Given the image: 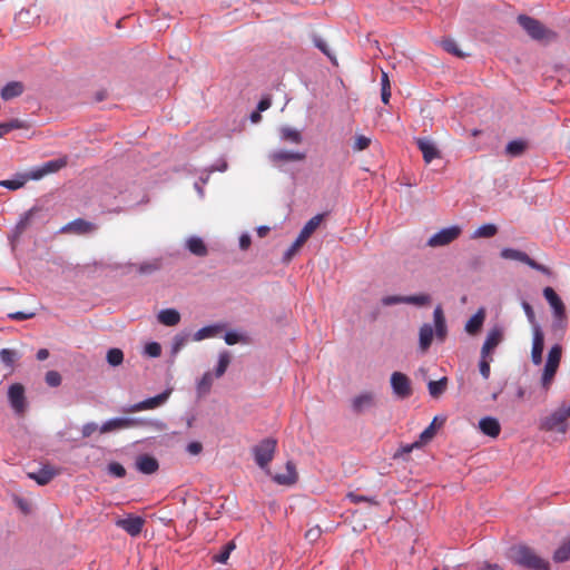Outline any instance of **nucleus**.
I'll list each match as a JSON object with an SVG mask.
<instances>
[{
	"label": "nucleus",
	"instance_id": "1",
	"mask_svg": "<svg viewBox=\"0 0 570 570\" xmlns=\"http://www.w3.org/2000/svg\"><path fill=\"white\" fill-rule=\"evenodd\" d=\"M433 326L430 323H424L419 331V347L422 352H426L435 335L436 340L444 342L448 335V325L444 312L440 305L433 311Z\"/></svg>",
	"mask_w": 570,
	"mask_h": 570
},
{
	"label": "nucleus",
	"instance_id": "2",
	"mask_svg": "<svg viewBox=\"0 0 570 570\" xmlns=\"http://www.w3.org/2000/svg\"><path fill=\"white\" fill-rule=\"evenodd\" d=\"M509 558L517 564L530 570H549V562L540 558L533 549L520 544L511 547Z\"/></svg>",
	"mask_w": 570,
	"mask_h": 570
},
{
	"label": "nucleus",
	"instance_id": "3",
	"mask_svg": "<svg viewBox=\"0 0 570 570\" xmlns=\"http://www.w3.org/2000/svg\"><path fill=\"white\" fill-rule=\"evenodd\" d=\"M134 426H148L157 431L166 430L167 425L160 420L140 419V417H114L106 421L100 428L101 433H108L116 430L129 429Z\"/></svg>",
	"mask_w": 570,
	"mask_h": 570
},
{
	"label": "nucleus",
	"instance_id": "4",
	"mask_svg": "<svg viewBox=\"0 0 570 570\" xmlns=\"http://www.w3.org/2000/svg\"><path fill=\"white\" fill-rule=\"evenodd\" d=\"M518 22L533 40L549 43L558 38L557 32L548 29L543 23L532 17L520 14Z\"/></svg>",
	"mask_w": 570,
	"mask_h": 570
},
{
	"label": "nucleus",
	"instance_id": "5",
	"mask_svg": "<svg viewBox=\"0 0 570 570\" xmlns=\"http://www.w3.org/2000/svg\"><path fill=\"white\" fill-rule=\"evenodd\" d=\"M543 296L552 309V328L554 331H563L567 327L568 321L566 315V306L562 299L556 293V291L549 286L543 289Z\"/></svg>",
	"mask_w": 570,
	"mask_h": 570
},
{
	"label": "nucleus",
	"instance_id": "6",
	"mask_svg": "<svg viewBox=\"0 0 570 570\" xmlns=\"http://www.w3.org/2000/svg\"><path fill=\"white\" fill-rule=\"evenodd\" d=\"M276 448L277 440L266 438L252 449L255 463L268 475H271L269 463L274 459Z\"/></svg>",
	"mask_w": 570,
	"mask_h": 570
},
{
	"label": "nucleus",
	"instance_id": "7",
	"mask_svg": "<svg viewBox=\"0 0 570 570\" xmlns=\"http://www.w3.org/2000/svg\"><path fill=\"white\" fill-rule=\"evenodd\" d=\"M170 394H171V389H167L156 396L148 397L138 403L125 406L121 409V411L124 413H136V412H140V411L157 409V407L164 405L168 401Z\"/></svg>",
	"mask_w": 570,
	"mask_h": 570
},
{
	"label": "nucleus",
	"instance_id": "8",
	"mask_svg": "<svg viewBox=\"0 0 570 570\" xmlns=\"http://www.w3.org/2000/svg\"><path fill=\"white\" fill-rule=\"evenodd\" d=\"M500 256L503 259H512V261L521 262V263L528 265L529 267H531V268H533V269H535V271H538V272H540V273H542L544 275H550V269L547 266L537 263L527 253H524L522 250L507 247V248H503L500 252Z\"/></svg>",
	"mask_w": 570,
	"mask_h": 570
},
{
	"label": "nucleus",
	"instance_id": "9",
	"mask_svg": "<svg viewBox=\"0 0 570 570\" xmlns=\"http://www.w3.org/2000/svg\"><path fill=\"white\" fill-rule=\"evenodd\" d=\"M567 420L568 416L566 415V412L562 409V406H560L550 415L541 420L540 429L543 431H556L559 433H566L568 430Z\"/></svg>",
	"mask_w": 570,
	"mask_h": 570
},
{
	"label": "nucleus",
	"instance_id": "10",
	"mask_svg": "<svg viewBox=\"0 0 570 570\" xmlns=\"http://www.w3.org/2000/svg\"><path fill=\"white\" fill-rule=\"evenodd\" d=\"M267 158L274 167L281 168L287 163L303 161L306 158V154L296 150L276 149L272 150Z\"/></svg>",
	"mask_w": 570,
	"mask_h": 570
},
{
	"label": "nucleus",
	"instance_id": "11",
	"mask_svg": "<svg viewBox=\"0 0 570 570\" xmlns=\"http://www.w3.org/2000/svg\"><path fill=\"white\" fill-rule=\"evenodd\" d=\"M390 383L393 394L400 400H405L413 393L411 380L402 372H393Z\"/></svg>",
	"mask_w": 570,
	"mask_h": 570
},
{
	"label": "nucleus",
	"instance_id": "12",
	"mask_svg": "<svg viewBox=\"0 0 570 570\" xmlns=\"http://www.w3.org/2000/svg\"><path fill=\"white\" fill-rule=\"evenodd\" d=\"M460 234L461 228L456 225L445 227L432 235L429 238L426 245L430 247H442L451 244L460 236Z\"/></svg>",
	"mask_w": 570,
	"mask_h": 570
},
{
	"label": "nucleus",
	"instance_id": "13",
	"mask_svg": "<svg viewBox=\"0 0 570 570\" xmlns=\"http://www.w3.org/2000/svg\"><path fill=\"white\" fill-rule=\"evenodd\" d=\"M8 400L10 406L17 415H21L27 410V400L24 396V387L20 383L11 384L8 389Z\"/></svg>",
	"mask_w": 570,
	"mask_h": 570
},
{
	"label": "nucleus",
	"instance_id": "14",
	"mask_svg": "<svg viewBox=\"0 0 570 570\" xmlns=\"http://www.w3.org/2000/svg\"><path fill=\"white\" fill-rule=\"evenodd\" d=\"M503 341V328L499 325L493 326L487 334L485 341L481 348V354L484 357H490V354Z\"/></svg>",
	"mask_w": 570,
	"mask_h": 570
},
{
	"label": "nucleus",
	"instance_id": "15",
	"mask_svg": "<svg viewBox=\"0 0 570 570\" xmlns=\"http://www.w3.org/2000/svg\"><path fill=\"white\" fill-rule=\"evenodd\" d=\"M376 405V397L373 392H363L352 399L351 406L355 414H362Z\"/></svg>",
	"mask_w": 570,
	"mask_h": 570
},
{
	"label": "nucleus",
	"instance_id": "16",
	"mask_svg": "<svg viewBox=\"0 0 570 570\" xmlns=\"http://www.w3.org/2000/svg\"><path fill=\"white\" fill-rule=\"evenodd\" d=\"M544 347V335L539 325L533 326L531 361L534 365L542 363V353Z\"/></svg>",
	"mask_w": 570,
	"mask_h": 570
},
{
	"label": "nucleus",
	"instance_id": "17",
	"mask_svg": "<svg viewBox=\"0 0 570 570\" xmlns=\"http://www.w3.org/2000/svg\"><path fill=\"white\" fill-rule=\"evenodd\" d=\"M145 524V520L138 515H129L125 519H119L116 521V525L124 531H126L131 537H137Z\"/></svg>",
	"mask_w": 570,
	"mask_h": 570
},
{
	"label": "nucleus",
	"instance_id": "18",
	"mask_svg": "<svg viewBox=\"0 0 570 570\" xmlns=\"http://www.w3.org/2000/svg\"><path fill=\"white\" fill-rule=\"evenodd\" d=\"M416 145L422 153L423 159L426 164H430L433 159L440 157V151L432 140L428 138H417Z\"/></svg>",
	"mask_w": 570,
	"mask_h": 570
},
{
	"label": "nucleus",
	"instance_id": "19",
	"mask_svg": "<svg viewBox=\"0 0 570 570\" xmlns=\"http://www.w3.org/2000/svg\"><path fill=\"white\" fill-rule=\"evenodd\" d=\"M296 466L293 461L286 462V473H277L272 475L274 482L279 485H293L297 481Z\"/></svg>",
	"mask_w": 570,
	"mask_h": 570
},
{
	"label": "nucleus",
	"instance_id": "20",
	"mask_svg": "<svg viewBox=\"0 0 570 570\" xmlns=\"http://www.w3.org/2000/svg\"><path fill=\"white\" fill-rule=\"evenodd\" d=\"M58 471L50 466L45 465L36 472H29L28 478L36 481L39 485L48 484L56 475Z\"/></svg>",
	"mask_w": 570,
	"mask_h": 570
},
{
	"label": "nucleus",
	"instance_id": "21",
	"mask_svg": "<svg viewBox=\"0 0 570 570\" xmlns=\"http://www.w3.org/2000/svg\"><path fill=\"white\" fill-rule=\"evenodd\" d=\"M62 232H72L76 234H88L96 230V225L81 218H77L61 228Z\"/></svg>",
	"mask_w": 570,
	"mask_h": 570
},
{
	"label": "nucleus",
	"instance_id": "22",
	"mask_svg": "<svg viewBox=\"0 0 570 570\" xmlns=\"http://www.w3.org/2000/svg\"><path fill=\"white\" fill-rule=\"evenodd\" d=\"M136 468L144 474H153L158 470L159 464L154 456L141 454L136 459Z\"/></svg>",
	"mask_w": 570,
	"mask_h": 570
},
{
	"label": "nucleus",
	"instance_id": "23",
	"mask_svg": "<svg viewBox=\"0 0 570 570\" xmlns=\"http://www.w3.org/2000/svg\"><path fill=\"white\" fill-rule=\"evenodd\" d=\"M479 428L483 434L491 438H497L501 431L499 421L492 416L482 417L479 421Z\"/></svg>",
	"mask_w": 570,
	"mask_h": 570
},
{
	"label": "nucleus",
	"instance_id": "24",
	"mask_svg": "<svg viewBox=\"0 0 570 570\" xmlns=\"http://www.w3.org/2000/svg\"><path fill=\"white\" fill-rule=\"evenodd\" d=\"M224 327L225 325L219 323L204 326L194 333L193 340L200 342L206 338L215 337L224 330Z\"/></svg>",
	"mask_w": 570,
	"mask_h": 570
},
{
	"label": "nucleus",
	"instance_id": "25",
	"mask_svg": "<svg viewBox=\"0 0 570 570\" xmlns=\"http://www.w3.org/2000/svg\"><path fill=\"white\" fill-rule=\"evenodd\" d=\"M24 91V86L20 81L8 82L0 91V96L3 100H11L19 97Z\"/></svg>",
	"mask_w": 570,
	"mask_h": 570
},
{
	"label": "nucleus",
	"instance_id": "26",
	"mask_svg": "<svg viewBox=\"0 0 570 570\" xmlns=\"http://www.w3.org/2000/svg\"><path fill=\"white\" fill-rule=\"evenodd\" d=\"M186 248L195 256L204 257L208 254V249L204 240L198 236H190L186 240Z\"/></svg>",
	"mask_w": 570,
	"mask_h": 570
},
{
	"label": "nucleus",
	"instance_id": "27",
	"mask_svg": "<svg viewBox=\"0 0 570 570\" xmlns=\"http://www.w3.org/2000/svg\"><path fill=\"white\" fill-rule=\"evenodd\" d=\"M157 320L165 326H175L180 322V314L175 308H165L159 311Z\"/></svg>",
	"mask_w": 570,
	"mask_h": 570
},
{
	"label": "nucleus",
	"instance_id": "28",
	"mask_svg": "<svg viewBox=\"0 0 570 570\" xmlns=\"http://www.w3.org/2000/svg\"><path fill=\"white\" fill-rule=\"evenodd\" d=\"M279 138L282 141L299 145L303 141V136L299 130L289 126L279 128Z\"/></svg>",
	"mask_w": 570,
	"mask_h": 570
},
{
	"label": "nucleus",
	"instance_id": "29",
	"mask_svg": "<svg viewBox=\"0 0 570 570\" xmlns=\"http://www.w3.org/2000/svg\"><path fill=\"white\" fill-rule=\"evenodd\" d=\"M444 422L445 417L435 416L430 425L424 431H422L419 436V440L422 442V444L430 442L435 435L436 428L442 426Z\"/></svg>",
	"mask_w": 570,
	"mask_h": 570
},
{
	"label": "nucleus",
	"instance_id": "30",
	"mask_svg": "<svg viewBox=\"0 0 570 570\" xmlns=\"http://www.w3.org/2000/svg\"><path fill=\"white\" fill-rule=\"evenodd\" d=\"M485 315L483 309H479L473 316L469 318L465 324V331L469 334H475L480 331L483 325Z\"/></svg>",
	"mask_w": 570,
	"mask_h": 570
},
{
	"label": "nucleus",
	"instance_id": "31",
	"mask_svg": "<svg viewBox=\"0 0 570 570\" xmlns=\"http://www.w3.org/2000/svg\"><path fill=\"white\" fill-rule=\"evenodd\" d=\"M527 149V142L522 139H514L505 146V154L510 157H520Z\"/></svg>",
	"mask_w": 570,
	"mask_h": 570
},
{
	"label": "nucleus",
	"instance_id": "32",
	"mask_svg": "<svg viewBox=\"0 0 570 570\" xmlns=\"http://www.w3.org/2000/svg\"><path fill=\"white\" fill-rule=\"evenodd\" d=\"M559 365L546 362L541 376V385L544 390H548L554 379Z\"/></svg>",
	"mask_w": 570,
	"mask_h": 570
},
{
	"label": "nucleus",
	"instance_id": "33",
	"mask_svg": "<svg viewBox=\"0 0 570 570\" xmlns=\"http://www.w3.org/2000/svg\"><path fill=\"white\" fill-rule=\"evenodd\" d=\"M448 386V379L445 376L438 381H430L428 383L429 393L432 397L438 399L444 393Z\"/></svg>",
	"mask_w": 570,
	"mask_h": 570
},
{
	"label": "nucleus",
	"instance_id": "34",
	"mask_svg": "<svg viewBox=\"0 0 570 570\" xmlns=\"http://www.w3.org/2000/svg\"><path fill=\"white\" fill-rule=\"evenodd\" d=\"M26 183H28L27 177H24V175H22V173H19L17 175H14V177L12 179L1 180L0 186L4 187L7 189H10V190H17V189L23 187L26 185Z\"/></svg>",
	"mask_w": 570,
	"mask_h": 570
},
{
	"label": "nucleus",
	"instance_id": "35",
	"mask_svg": "<svg viewBox=\"0 0 570 570\" xmlns=\"http://www.w3.org/2000/svg\"><path fill=\"white\" fill-rule=\"evenodd\" d=\"M212 385H213V374L210 372L204 373V375L197 382V386H196L198 396H204V395L208 394Z\"/></svg>",
	"mask_w": 570,
	"mask_h": 570
},
{
	"label": "nucleus",
	"instance_id": "36",
	"mask_svg": "<svg viewBox=\"0 0 570 570\" xmlns=\"http://www.w3.org/2000/svg\"><path fill=\"white\" fill-rule=\"evenodd\" d=\"M229 363H230L229 353L227 351L220 352L218 355L217 365L215 367V376L217 379L222 377L225 374Z\"/></svg>",
	"mask_w": 570,
	"mask_h": 570
},
{
	"label": "nucleus",
	"instance_id": "37",
	"mask_svg": "<svg viewBox=\"0 0 570 570\" xmlns=\"http://www.w3.org/2000/svg\"><path fill=\"white\" fill-rule=\"evenodd\" d=\"M431 303V296L429 294H416L403 296V304H411L415 306H425Z\"/></svg>",
	"mask_w": 570,
	"mask_h": 570
},
{
	"label": "nucleus",
	"instance_id": "38",
	"mask_svg": "<svg viewBox=\"0 0 570 570\" xmlns=\"http://www.w3.org/2000/svg\"><path fill=\"white\" fill-rule=\"evenodd\" d=\"M497 233L498 227L494 224H484L473 232L472 238H490Z\"/></svg>",
	"mask_w": 570,
	"mask_h": 570
},
{
	"label": "nucleus",
	"instance_id": "39",
	"mask_svg": "<svg viewBox=\"0 0 570 570\" xmlns=\"http://www.w3.org/2000/svg\"><path fill=\"white\" fill-rule=\"evenodd\" d=\"M188 341L189 333L181 332L176 334L171 341V355H177Z\"/></svg>",
	"mask_w": 570,
	"mask_h": 570
},
{
	"label": "nucleus",
	"instance_id": "40",
	"mask_svg": "<svg viewBox=\"0 0 570 570\" xmlns=\"http://www.w3.org/2000/svg\"><path fill=\"white\" fill-rule=\"evenodd\" d=\"M314 45L324 53L326 55L330 60L332 61L333 66L334 67H338V63L336 61V58L332 51V49L330 48L328 43L320 38V37H314Z\"/></svg>",
	"mask_w": 570,
	"mask_h": 570
},
{
	"label": "nucleus",
	"instance_id": "41",
	"mask_svg": "<svg viewBox=\"0 0 570 570\" xmlns=\"http://www.w3.org/2000/svg\"><path fill=\"white\" fill-rule=\"evenodd\" d=\"M391 98V82L389 78V73H382L381 77V100L383 104L387 105Z\"/></svg>",
	"mask_w": 570,
	"mask_h": 570
},
{
	"label": "nucleus",
	"instance_id": "42",
	"mask_svg": "<svg viewBox=\"0 0 570 570\" xmlns=\"http://www.w3.org/2000/svg\"><path fill=\"white\" fill-rule=\"evenodd\" d=\"M236 548L234 541H229L227 542L225 546L222 547V550L219 551V553H217L216 556H214V561L218 562V563H226L227 560L229 559V556L232 553V551Z\"/></svg>",
	"mask_w": 570,
	"mask_h": 570
},
{
	"label": "nucleus",
	"instance_id": "43",
	"mask_svg": "<svg viewBox=\"0 0 570 570\" xmlns=\"http://www.w3.org/2000/svg\"><path fill=\"white\" fill-rule=\"evenodd\" d=\"M323 220V215L322 214H318V215H315L314 217H312L304 226L303 228L301 229V232L306 235L307 237H309L315 230L316 228L320 226V224L322 223Z\"/></svg>",
	"mask_w": 570,
	"mask_h": 570
},
{
	"label": "nucleus",
	"instance_id": "44",
	"mask_svg": "<svg viewBox=\"0 0 570 570\" xmlns=\"http://www.w3.org/2000/svg\"><path fill=\"white\" fill-rule=\"evenodd\" d=\"M106 358H107V362L109 365L118 366L124 361V353L120 348L114 347V348L108 350Z\"/></svg>",
	"mask_w": 570,
	"mask_h": 570
},
{
	"label": "nucleus",
	"instance_id": "45",
	"mask_svg": "<svg viewBox=\"0 0 570 570\" xmlns=\"http://www.w3.org/2000/svg\"><path fill=\"white\" fill-rule=\"evenodd\" d=\"M441 46L446 52H449L451 55H454L459 58L464 57V53L459 49V46L454 39H451V38L444 39V40H442Z\"/></svg>",
	"mask_w": 570,
	"mask_h": 570
},
{
	"label": "nucleus",
	"instance_id": "46",
	"mask_svg": "<svg viewBox=\"0 0 570 570\" xmlns=\"http://www.w3.org/2000/svg\"><path fill=\"white\" fill-rule=\"evenodd\" d=\"M18 357L19 355L14 350L2 348L0 351L1 362L8 367H12Z\"/></svg>",
	"mask_w": 570,
	"mask_h": 570
},
{
	"label": "nucleus",
	"instance_id": "47",
	"mask_svg": "<svg viewBox=\"0 0 570 570\" xmlns=\"http://www.w3.org/2000/svg\"><path fill=\"white\" fill-rule=\"evenodd\" d=\"M24 127V122L20 119H12L8 122L0 124V138L13 129H20Z\"/></svg>",
	"mask_w": 570,
	"mask_h": 570
},
{
	"label": "nucleus",
	"instance_id": "48",
	"mask_svg": "<svg viewBox=\"0 0 570 570\" xmlns=\"http://www.w3.org/2000/svg\"><path fill=\"white\" fill-rule=\"evenodd\" d=\"M569 559H570V543L567 541L554 551L553 560L556 562H564Z\"/></svg>",
	"mask_w": 570,
	"mask_h": 570
},
{
	"label": "nucleus",
	"instance_id": "49",
	"mask_svg": "<svg viewBox=\"0 0 570 570\" xmlns=\"http://www.w3.org/2000/svg\"><path fill=\"white\" fill-rule=\"evenodd\" d=\"M67 164L66 159L59 158L45 163L42 165L43 171L47 174L56 173Z\"/></svg>",
	"mask_w": 570,
	"mask_h": 570
},
{
	"label": "nucleus",
	"instance_id": "50",
	"mask_svg": "<svg viewBox=\"0 0 570 570\" xmlns=\"http://www.w3.org/2000/svg\"><path fill=\"white\" fill-rule=\"evenodd\" d=\"M561 354H562L561 345L556 344L549 350L546 362L559 365L560 360H561Z\"/></svg>",
	"mask_w": 570,
	"mask_h": 570
},
{
	"label": "nucleus",
	"instance_id": "51",
	"mask_svg": "<svg viewBox=\"0 0 570 570\" xmlns=\"http://www.w3.org/2000/svg\"><path fill=\"white\" fill-rule=\"evenodd\" d=\"M107 472L115 478H124L126 475V469L119 462H110L107 465Z\"/></svg>",
	"mask_w": 570,
	"mask_h": 570
},
{
	"label": "nucleus",
	"instance_id": "52",
	"mask_svg": "<svg viewBox=\"0 0 570 570\" xmlns=\"http://www.w3.org/2000/svg\"><path fill=\"white\" fill-rule=\"evenodd\" d=\"M347 498L353 503L366 502V503L374 504V505L377 504V501L375 500L374 497H366V495L357 494L355 492H348Z\"/></svg>",
	"mask_w": 570,
	"mask_h": 570
},
{
	"label": "nucleus",
	"instance_id": "53",
	"mask_svg": "<svg viewBox=\"0 0 570 570\" xmlns=\"http://www.w3.org/2000/svg\"><path fill=\"white\" fill-rule=\"evenodd\" d=\"M422 442L420 440L411 443V444H405V445H402L397 452L394 454V458H399V456H404L406 454H410L414 449H417L420 446H422Z\"/></svg>",
	"mask_w": 570,
	"mask_h": 570
},
{
	"label": "nucleus",
	"instance_id": "54",
	"mask_svg": "<svg viewBox=\"0 0 570 570\" xmlns=\"http://www.w3.org/2000/svg\"><path fill=\"white\" fill-rule=\"evenodd\" d=\"M46 383L51 387H57L61 384V375L57 371H49L46 373Z\"/></svg>",
	"mask_w": 570,
	"mask_h": 570
},
{
	"label": "nucleus",
	"instance_id": "55",
	"mask_svg": "<svg viewBox=\"0 0 570 570\" xmlns=\"http://www.w3.org/2000/svg\"><path fill=\"white\" fill-rule=\"evenodd\" d=\"M144 352L150 357H158L161 354V346L157 342H150L146 344Z\"/></svg>",
	"mask_w": 570,
	"mask_h": 570
},
{
	"label": "nucleus",
	"instance_id": "56",
	"mask_svg": "<svg viewBox=\"0 0 570 570\" xmlns=\"http://www.w3.org/2000/svg\"><path fill=\"white\" fill-rule=\"evenodd\" d=\"M33 213L35 208H31L20 218L19 223L16 226L17 232L22 233L27 228L31 220V217L33 216Z\"/></svg>",
	"mask_w": 570,
	"mask_h": 570
},
{
	"label": "nucleus",
	"instance_id": "57",
	"mask_svg": "<svg viewBox=\"0 0 570 570\" xmlns=\"http://www.w3.org/2000/svg\"><path fill=\"white\" fill-rule=\"evenodd\" d=\"M492 361V358L490 357H484L483 358V355L481 354V360L479 362V370H480V373L481 375L483 376V379L488 380L489 376H490V362Z\"/></svg>",
	"mask_w": 570,
	"mask_h": 570
},
{
	"label": "nucleus",
	"instance_id": "58",
	"mask_svg": "<svg viewBox=\"0 0 570 570\" xmlns=\"http://www.w3.org/2000/svg\"><path fill=\"white\" fill-rule=\"evenodd\" d=\"M371 144V139L363 136V135H360L356 137L355 139V142L353 145V150L355 151H362L364 149H366Z\"/></svg>",
	"mask_w": 570,
	"mask_h": 570
},
{
	"label": "nucleus",
	"instance_id": "59",
	"mask_svg": "<svg viewBox=\"0 0 570 570\" xmlns=\"http://www.w3.org/2000/svg\"><path fill=\"white\" fill-rule=\"evenodd\" d=\"M24 177H27V181L29 180H38L41 179L43 176H46V173L43 171L42 165L40 167L33 168L30 171L22 173Z\"/></svg>",
	"mask_w": 570,
	"mask_h": 570
},
{
	"label": "nucleus",
	"instance_id": "60",
	"mask_svg": "<svg viewBox=\"0 0 570 570\" xmlns=\"http://www.w3.org/2000/svg\"><path fill=\"white\" fill-rule=\"evenodd\" d=\"M35 316H36L35 312H22V311L13 312V313H9L8 314V318L14 320V321L30 320V318H32Z\"/></svg>",
	"mask_w": 570,
	"mask_h": 570
},
{
	"label": "nucleus",
	"instance_id": "61",
	"mask_svg": "<svg viewBox=\"0 0 570 570\" xmlns=\"http://www.w3.org/2000/svg\"><path fill=\"white\" fill-rule=\"evenodd\" d=\"M381 303H382L384 306H392V305H396V304H403V296H402V295H389V296H384V297L381 299Z\"/></svg>",
	"mask_w": 570,
	"mask_h": 570
},
{
	"label": "nucleus",
	"instance_id": "62",
	"mask_svg": "<svg viewBox=\"0 0 570 570\" xmlns=\"http://www.w3.org/2000/svg\"><path fill=\"white\" fill-rule=\"evenodd\" d=\"M301 247L299 244H297L296 242H294L288 248L287 250L284 253L283 255V262L284 263H288L293 256L296 254V252L298 250V248Z\"/></svg>",
	"mask_w": 570,
	"mask_h": 570
},
{
	"label": "nucleus",
	"instance_id": "63",
	"mask_svg": "<svg viewBox=\"0 0 570 570\" xmlns=\"http://www.w3.org/2000/svg\"><path fill=\"white\" fill-rule=\"evenodd\" d=\"M240 334L235 331H229L225 334L224 340L227 345L237 344L240 341Z\"/></svg>",
	"mask_w": 570,
	"mask_h": 570
},
{
	"label": "nucleus",
	"instance_id": "64",
	"mask_svg": "<svg viewBox=\"0 0 570 570\" xmlns=\"http://www.w3.org/2000/svg\"><path fill=\"white\" fill-rule=\"evenodd\" d=\"M228 168V164L227 161L224 159V158H220L215 165H212L209 168H208V173L212 174L214 171H220V173H224L226 171Z\"/></svg>",
	"mask_w": 570,
	"mask_h": 570
}]
</instances>
